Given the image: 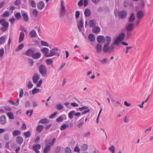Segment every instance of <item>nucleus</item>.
Returning a JSON list of instances; mask_svg holds the SVG:
<instances>
[{
	"instance_id": "60",
	"label": "nucleus",
	"mask_w": 153,
	"mask_h": 153,
	"mask_svg": "<svg viewBox=\"0 0 153 153\" xmlns=\"http://www.w3.org/2000/svg\"><path fill=\"white\" fill-rule=\"evenodd\" d=\"M57 113L56 111L54 112L53 114L51 115L49 117V119H52L56 115Z\"/></svg>"
},
{
	"instance_id": "61",
	"label": "nucleus",
	"mask_w": 153,
	"mask_h": 153,
	"mask_svg": "<svg viewBox=\"0 0 153 153\" xmlns=\"http://www.w3.org/2000/svg\"><path fill=\"white\" fill-rule=\"evenodd\" d=\"M4 50L3 48H1L0 50V57H2L4 54Z\"/></svg>"
},
{
	"instance_id": "23",
	"label": "nucleus",
	"mask_w": 153,
	"mask_h": 153,
	"mask_svg": "<svg viewBox=\"0 0 153 153\" xmlns=\"http://www.w3.org/2000/svg\"><path fill=\"white\" fill-rule=\"evenodd\" d=\"M92 31L94 33H97L100 32V28L99 27H94L92 28Z\"/></svg>"
},
{
	"instance_id": "59",
	"label": "nucleus",
	"mask_w": 153,
	"mask_h": 153,
	"mask_svg": "<svg viewBox=\"0 0 153 153\" xmlns=\"http://www.w3.org/2000/svg\"><path fill=\"white\" fill-rule=\"evenodd\" d=\"M4 138L5 140L6 141L8 140L9 139L8 134H5L4 135Z\"/></svg>"
},
{
	"instance_id": "48",
	"label": "nucleus",
	"mask_w": 153,
	"mask_h": 153,
	"mask_svg": "<svg viewBox=\"0 0 153 153\" xmlns=\"http://www.w3.org/2000/svg\"><path fill=\"white\" fill-rule=\"evenodd\" d=\"M109 149L112 153H115V148L114 146L109 147Z\"/></svg>"
},
{
	"instance_id": "2",
	"label": "nucleus",
	"mask_w": 153,
	"mask_h": 153,
	"mask_svg": "<svg viewBox=\"0 0 153 153\" xmlns=\"http://www.w3.org/2000/svg\"><path fill=\"white\" fill-rule=\"evenodd\" d=\"M111 41V38L110 37L107 36L106 38L105 42L106 43L104 45L103 48V51L105 53L109 52V45Z\"/></svg>"
},
{
	"instance_id": "25",
	"label": "nucleus",
	"mask_w": 153,
	"mask_h": 153,
	"mask_svg": "<svg viewBox=\"0 0 153 153\" xmlns=\"http://www.w3.org/2000/svg\"><path fill=\"white\" fill-rule=\"evenodd\" d=\"M51 148L49 146L45 145V146L43 149L44 153H48L50 150Z\"/></svg>"
},
{
	"instance_id": "19",
	"label": "nucleus",
	"mask_w": 153,
	"mask_h": 153,
	"mask_svg": "<svg viewBox=\"0 0 153 153\" xmlns=\"http://www.w3.org/2000/svg\"><path fill=\"white\" fill-rule=\"evenodd\" d=\"M29 34L31 38H35L37 36L36 32L34 30H33L30 31Z\"/></svg>"
},
{
	"instance_id": "21",
	"label": "nucleus",
	"mask_w": 153,
	"mask_h": 153,
	"mask_svg": "<svg viewBox=\"0 0 153 153\" xmlns=\"http://www.w3.org/2000/svg\"><path fill=\"white\" fill-rule=\"evenodd\" d=\"M49 122V120L46 118L42 119L39 122V123H42L46 124L48 123Z\"/></svg>"
},
{
	"instance_id": "42",
	"label": "nucleus",
	"mask_w": 153,
	"mask_h": 153,
	"mask_svg": "<svg viewBox=\"0 0 153 153\" xmlns=\"http://www.w3.org/2000/svg\"><path fill=\"white\" fill-rule=\"evenodd\" d=\"M39 91L40 90L39 89L35 88L32 90V94L34 95L38 93L39 92Z\"/></svg>"
},
{
	"instance_id": "31",
	"label": "nucleus",
	"mask_w": 153,
	"mask_h": 153,
	"mask_svg": "<svg viewBox=\"0 0 153 153\" xmlns=\"http://www.w3.org/2000/svg\"><path fill=\"white\" fill-rule=\"evenodd\" d=\"M134 25L133 24H130L128 25L126 27V29L128 31H131L134 28Z\"/></svg>"
},
{
	"instance_id": "38",
	"label": "nucleus",
	"mask_w": 153,
	"mask_h": 153,
	"mask_svg": "<svg viewBox=\"0 0 153 153\" xmlns=\"http://www.w3.org/2000/svg\"><path fill=\"white\" fill-rule=\"evenodd\" d=\"M56 107L57 109L59 111H60L63 108V105L60 103L57 104L56 105Z\"/></svg>"
},
{
	"instance_id": "24",
	"label": "nucleus",
	"mask_w": 153,
	"mask_h": 153,
	"mask_svg": "<svg viewBox=\"0 0 153 153\" xmlns=\"http://www.w3.org/2000/svg\"><path fill=\"white\" fill-rule=\"evenodd\" d=\"M89 25L91 27H94L96 25V22L94 20H91L89 22Z\"/></svg>"
},
{
	"instance_id": "55",
	"label": "nucleus",
	"mask_w": 153,
	"mask_h": 153,
	"mask_svg": "<svg viewBox=\"0 0 153 153\" xmlns=\"http://www.w3.org/2000/svg\"><path fill=\"white\" fill-rule=\"evenodd\" d=\"M28 62L30 66H32L33 64V60L31 59H28Z\"/></svg>"
},
{
	"instance_id": "28",
	"label": "nucleus",
	"mask_w": 153,
	"mask_h": 153,
	"mask_svg": "<svg viewBox=\"0 0 153 153\" xmlns=\"http://www.w3.org/2000/svg\"><path fill=\"white\" fill-rule=\"evenodd\" d=\"M91 13V11L90 9L87 8L85 10L84 14L87 17L89 16Z\"/></svg>"
},
{
	"instance_id": "44",
	"label": "nucleus",
	"mask_w": 153,
	"mask_h": 153,
	"mask_svg": "<svg viewBox=\"0 0 153 153\" xmlns=\"http://www.w3.org/2000/svg\"><path fill=\"white\" fill-rule=\"evenodd\" d=\"M31 134L30 132V131H27L25 132L24 134V135L26 138H28L30 137Z\"/></svg>"
},
{
	"instance_id": "62",
	"label": "nucleus",
	"mask_w": 153,
	"mask_h": 153,
	"mask_svg": "<svg viewBox=\"0 0 153 153\" xmlns=\"http://www.w3.org/2000/svg\"><path fill=\"white\" fill-rule=\"evenodd\" d=\"M61 150V147L59 146H57L55 149V152L56 153H58Z\"/></svg>"
},
{
	"instance_id": "45",
	"label": "nucleus",
	"mask_w": 153,
	"mask_h": 153,
	"mask_svg": "<svg viewBox=\"0 0 153 153\" xmlns=\"http://www.w3.org/2000/svg\"><path fill=\"white\" fill-rule=\"evenodd\" d=\"M15 16L17 19H20L21 18V13L19 12L17 13L15 15Z\"/></svg>"
},
{
	"instance_id": "43",
	"label": "nucleus",
	"mask_w": 153,
	"mask_h": 153,
	"mask_svg": "<svg viewBox=\"0 0 153 153\" xmlns=\"http://www.w3.org/2000/svg\"><path fill=\"white\" fill-rule=\"evenodd\" d=\"M41 43L42 45L43 46L47 47H48L49 46L48 44L46 41L42 40L41 41Z\"/></svg>"
},
{
	"instance_id": "20",
	"label": "nucleus",
	"mask_w": 153,
	"mask_h": 153,
	"mask_svg": "<svg viewBox=\"0 0 153 153\" xmlns=\"http://www.w3.org/2000/svg\"><path fill=\"white\" fill-rule=\"evenodd\" d=\"M88 38L91 42H94L95 39L94 35L92 33H90L88 36Z\"/></svg>"
},
{
	"instance_id": "34",
	"label": "nucleus",
	"mask_w": 153,
	"mask_h": 153,
	"mask_svg": "<svg viewBox=\"0 0 153 153\" xmlns=\"http://www.w3.org/2000/svg\"><path fill=\"white\" fill-rule=\"evenodd\" d=\"M21 134V132L20 131L17 130L14 131L13 133V135L14 137H16L17 135H20Z\"/></svg>"
},
{
	"instance_id": "33",
	"label": "nucleus",
	"mask_w": 153,
	"mask_h": 153,
	"mask_svg": "<svg viewBox=\"0 0 153 153\" xmlns=\"http://www.w3.org/2000/svg\"><path fill=\"white\" fill-rule=\"evenodd\" d=\"M44 128V126L42 125H39L36 128V130L39 132H41Z\"/></svg>"
},
{
	"instance_id": "53",
	"label": "nucleus",
	"mask_w": 153,
	"mask_h": 153,
	"mask_svg": "<svg viewBox=\"0 0 153 153\" xmlns=\"http://www.w3.org/2000/svg\"><path fill=\"white\" fill-rule=\"evenodd\" d=\"M89 111L90 109L87 107L86 108L84 111L82 112V115H84L87 113L89 112Z\"/></svg>"
},
{
	"instance_id": "17",
	"label": "nucleus",
	"mask_w": 153,
	"mask_h": 153,
	"mask_svg": "<svg viewBox=\"0 0 153 153\" xmlns=\"http://www.w3.org/2000/svg\"><path fill=\"white\" fill-rule=\"evenodd\" d=\"M45 5L44 2L42 1H41L37 4V7L39 9L41 10L44 7Z\"/></svg>"
},
{
	"instance_id": "7",
	"label": "nucleus",
	"mask_w": 153,
	"mask_h": 153,
	"mask_svg": "<svg viewBox=\"0 0 153 153\" xmlns=\"http://www.w3.org/2000/svg\"><path fill=\"white\" fill-rule=\"evenodd\" d=\"M83 19L82 18H81L78 24H77V26L79 31H81V28L83 27L84 25Z\"/></svg>"
},
{
	"instance_id": "15",
	"label": "nucleus",
	"mask_w": 153,
	"mask_h": 153,
	"mask_svg": "<svg viewBox=\"0 0 153 153\" xmlns=\"http://www.w3.org/2000/svg\"><path fill=\"white\" fill-rule=\"evenodd\" d=\"M41 56V53L40 52H36L34 53L32 56V58L34 59H36L39 58Z\"/></svg>"
},
{
	"instance_id": "26",
	"label": "nucleus",
	"mask_w": 153,
	"mask_h": 153,
	"mask_svg": "<svg viewBox=\"0 0 153 153\" xmlns=\"http://www.w3.org/2000/svg\"><path fill=\"white\" fill-rule=\"evenodd\" d=\"M6 35H3L0 37V45L4 44L6 40Z\"/></svg>"
},
{
	"instance_id": "39",
	"label": "nucleus",
	"mask_w": 153,
	"mask_h": 153,
	"mask_svg": "<svg viewBox=\"0 0 153 153\" xmlns=\"http://www.w3.org/2000/svg\"><path fill=\"white\" fill-rule=\"evenodd\" d=\"M24 44H21L20 45H19L17 48L16 49V51H18L20 50H21L24 47Z\"/></svg>"
},
{
	"instance_id": "52",
	"label": "nucleus",
	"mask_w": 153,
	"mask_h": 153,
	"mask_svg": "<svg viewBox=\"0 0 153 153\" xmlns=\"http://www.w3.org/2000/svg\"><path fill=\"white\" fill-rule=\"evenodd\" d=\"M67 127H68V126L66 124H64L61 126L60 129L61 130L63 131L65 130Z\"/></svg>"
},
{
	"instance_id": "35",
	"label": "nucleus",
	"mask_w": 153,
	"mask_h": 153,
	"mask_svg": "<svg viewBox=\"0 0 153 153\" xmlns=\"http://www.w3.org/2000/svg\"><path fill=\"white\" fill-rule=\"evenodd\" d=\"M125 35L124 33H120L117 37V38L120 39V40L121 41H123L124 40V37H125Z\"/></svg>"
},
{
	"instance_id": "5",
	"label": "nucleus",
	"mask_w": 153,
	"mask_h": 153,
	"mask_svg": "<svg viewBox=\"0 0 153 153\" xmlns=\"http://www.w3.org/2000/svg\"><path fill=\"white\" fill-rule=\"evenodd\" d=\"M58 49L57 48L55 47L50 51L49 53L48 56L51 57L54 55H57L59 56L60 54L58 52Z\"/></svg>"
},
{
	"instance_id": "13",
	"label": "nucleus",
	"mask_w": 153,
	"mask_h": 153,
	"mask_svg": "<svg viewBox=\"0 0 153 153\" xmlns=\"http://www.w3.org/2000/svg\"><path fill=\"white\" fill-rule=\"evenodd\" d=\"M56 140V138H53L51 142H49L48 143V142L49 140H46L45 141V145L50 146V147L51 148V146H52L53 145L55 142Z\"/></svg>"
},
{
	"instance_id": "16",
	"label": "nucleus",
	"mask_w": 153,
	"mask_h": 153,
	"mask_svg": "<svg viewBox=\"0 0 153 153\" xmlns=\"http://www.w3.org/2000/svg\"><path fill=\"white\" fill-rule=\"evenodd\" d=\"M143 15L144 14L142 11H139L137 14V18L139 20H140L142 18Z\"/></svg>"
},
{
	"instance_id": "63",
	"label": "nucleus",
	"mask_w": 153,
	"mask_h": 153,
	"mask_svg": "<svg viewBox=\"0 0 153 153\" xmlns=\"http://www.w3.org/2000/svg\"><path fill=\"white\" fill-rule=\"evenodd\" d=\"M33 110H27L26 112V114H27V115H28L30 113V114H29V116H30L33 114Z\"/></svg>"
},
{
	"instance_id": "27",
	"label": "nucleus",
	"mask_w": 153,
	"mask_h": 153,
	"mask_svg": "<svg viewBox=\"0 0 153 153\" xmlns=\"http://www.w3.org/2000/svg\"><path fill=\"white\" fill-rule=\"evenodd\" d=\"M22 16L25 22H27L29 20L28 16L27 13H23L22 14Z\"/></svg>"
},
{
	"instance_id": "41",
	"label": "nucleus",
	"mask_w": 153,
	"mask_h": 153,
	"mask_svg": "<svg viewBox=\"0 0 153 153\" xmlns=\"http://www.w3.org/2000/svg\"><path fill=\"white\" fill-rule=\"evenodd\" d=\"M46 62L47 64L50 65L53 63V61L51 59H47L46 60Z\"/></svg>"
},
{
	"instance_id": "3",
	"label": "nucleus",
	"mask_w": 153,
	"mask_h": 153,
	"mask_svg": "<svg viewBox=\"0 0 153 153\" xmlns=\"http://www.w3.org/2000/svg\"><path fill=\"white\" fill-rule=\"evenodd\" d=\"M39 73L42 75V76L44 77L47 75V69L46 66L43 65H41L39 67Z\"/></svg>"
},
{
	"instance_id": "54",
	"label": "nucleus",
	"mask_w": 153,
	"mask_h": 153,
	"mask_svg": "<svg viewBox=\"0 0 153 153\" xmlns=\"http://www.w3.org/2000/svg\"><path fill=\"white\" fill-rule=\"evenodd\" d=\"M4 110L7 111H11L12 110V108L8 106H5L4 107Z\"/></svg>"
},
{
	"instance_id": "46",
	"label": "nucleus",
	"mask_w": 153,
	"mask_h": 153,
	"mask_svg": "<svg viewBox=\"0 0 153 153\" xmlns=\"http://www.w3.org/2000/svg\"><path fill=\"white\" fill-rule=\"evenodd\" d=\"M32 14L34 17H36L38 15V11L36 9H34L33 11Z\"/></svg>"
},
{
	"instance_id": "51",
	"label": "nucleus",
	"mask_w": 153,
	"mask_h": 153,
	"mask_svg": "<svg viewBox=\"0 0 153 153\" xmlns=\"http://www.w3.org/2000/svg\"><path fill=\"white\" fill-rule=\"evenodd\" d=\"M33 85L30 81H29L27 84V87L28 88L30 89L33 87Z\"/></svg>"
},
{
	"instance_id": "37",
	"label": "nucleus",
	"mask_w": 153,
	"mask_h": 153,
	"mask_svg": "<svg viewBox=\"0 0 153 153\" xmlns=\"http://www.w3.org/2000/svg\"><path fill=\"white\" fill-rule=\"evenodd\" d=\"M135 19V16L134 13H132L129 18V21L130 22H132Z\"/></svg>"
},
{
	"instance_id": "29",
	"label": "nucleus",
	"mask_w": 153,
	"mask_h": 153,
	"mask_svg": "<svg viewBox=\"0 0 153 153\" xmlns=\"http://www.w3.org/2000/svg\"><path fill=\"white\" fill-rule=\"evenodd\" d=\"M75 112L76 111L74 110H72L70 111L68 114L69 118L70 119H72L74 117V115H75Z\"/></svg>"
},
{
	"instance_id": "58",
	"label": "nucleus",
	"mask_w": 153,
	"mask_h": 153,
	"mask_svg": "<svg viewBox=\"0 0 153 153\" xmlns=\"http://www.w3.org/2000/svg\"><path fill=\"white\" fill-rule=\"evenodd\" d=\"M102 108H101L100 109V111L99 112V113L98 114L97 116V120H96V122L97 123H98V122H99V117L100 116V114L102 111Z\"/></svg>"
},
{
	"instance_id": "6",
	"label": "nucleus",
	"mask_w": 153,
	"mask_h": 153,
	"mask_svg": "<svg viewBox=\"0 0 153 153\" xmlns=\"http://www.w3.org/2000/svg\"><path fill=\"white\" fill-rule=\"evenodd\" d=\"M35 52L34 49L30 48L28 49L26 52L25 54L26 55L32 57L33 53Z\"/></svg>"
},
{
	"instance_id": "30",
	"label": "nucleus",
	"mask_w": 153,
	"mask_h": 153,
	"mask_svg": "<svg viewBox=\"0 0 153 153\" xmlns=\"http://www.w3.org/2000/svg\"><path fill=\"white\" fill-rule=\"evenodd\" d=\"M7 115L10 119L12 120L14 119V115L12 112H10L7 113Z\"/></svg>"
},
{
	"instance_id": "36",
	"label": "nucleus",
	"mask_w": 153,
	"mask_h": 153,
	"mask_svg": "<svg viewBox=\"0 0 153 153\" xmlns=\"http://www.w3.org/2000/svg\"><path fill=\"white\" fill-rule=\"evenodd\" d=\"M65 116L64 115H61L57 118L56 119V121L57 122H62L63 121V117Z\"/></svg>"
},
{
	"instance_id": "57",
	"label": "nucleus",
	"mask_w": 153,
	"mask_h": 153,
	"mask_svg": "<svg viewBox=\"0 0 153 153\" xmlns=\"http://www.w3.org/2000/svg\"><path fill=\"white\" fill-rule=\"evenodd\" d=\"M42 79H40L38 83L36 85V87H40L42 83Z\"/></svg>"
},
{
	"instance_id": "40",
	"label": "nucleus",
	"mask_w": 153,
	"mask_h": 153,
	"mask_svg": "<svg viewBox=\"0 0 153 153\" xmlns=\"http://www.w3.org/2000/svg\"><path fill=\"white\" fill-rule=\"evenodd\" d=\"M108 60V59L107 58H105L102 60L100 59H99V60L100 61L101 64H104L107 63Z\"/></svg>"
},
{
	"instance_id": "12",
	"label": "nucleus",
	"mask_w": 153,
	"mask_h": 153,
	"mask_svg": "<svg viewBox=\"0 0 153 153\" xmlns=\"http://www.w3.org/2000/svg\"><path fill=\"white\" fill-rule=\"evenodd\" d=\"M97 42L100 43H104L105 40L104 36H98L97 38Z\"/></svg>"
},
{
	"instance_id": "8",
	"label": "nucleus",
	"mask_w": 153,
	"mask_h": 153,
	"mask_svg": "<svg viewBox=\"0 0 153 153\" xmlns=\"http://www.w3.org/2000/svg\"><path fill=\"white\" fill-rule=\"evenodd\" d=\"M41 146L39 144H36L33 146V149L36 153H39L40 151L39 150L41 149Z\"/></svg>"
},
{
	"instance_id": "4",
	"label": "nucleus",
	"mask_w": 153,
	"mask_h": 153,
	"mask_svg": "<svg viewBox=\"0 0 153 153\" xmlns=\"http://www.w3.org/2000/svg\"><path fill=\"white\" fill-rule=\"evenodd\" d=\"M66 9L64 1H61V9L59 12V15L60 17H63L66 12Z\"/></svg>"
},
{
	"instance_id": "22",
	"label": "nucleus",
	"mask_w": 153,
	"mask_h": 153,
	"mask_svg": "<svg viewBox=\"0 0 153 153\" xmlns=\"http://www.w3.org/2000/svg\"><path fill=\"white\" fill-rule=\"evenodd\" d=\"M102 45L100 44H97L96 46V49L97 52L100 53L102 51Z\"/></svg>"
},
{
	"instance_id": "10",
	"label": "nucleus",
	"mask_w": 153,
	"mask_h": 153,
	"mask_svg": "<svg viewBox=\"0 0 153 153\" xmlns=\"http://www.w3.org/2000/svg\"><path fill=\"white\" fill-rule=\"evenodd\" d=\"M41 51L44 54L46 57H49L48 56L49 55V49L47 48H43L41 50Z\"/></svg>"
},
{
	"instance_id": "14",
	"label": "nucleus",
	"mask_w": 153,
	"mask_h": 153,
	"mask_svg": "<svg viewBox=\"0 0 153 153\" xmlns=\"http://www.w3.org/2000/svg\"><path fill=\"white\" fill-rule=\"evenodd\" d=\"M25 36V33L24 32L21 31L20 33L19 36V43H21L23 40L24 39Z\"/></svg>"
},
{
	"instance_id": "1",
	"label": "nucleus",
	"mask_w": 153,
	"mask_h": 153,
	"mask_svg": "<svg viewBox=\"0 0 153 153\" xmlns=\"http://www.w3.org/2000/svg\"><path fill=\"white\" fill-rule=\"evenodd\" d=\"M0 24L2 26L0 30L3 32H4L8 30L9 27V23L6 22L4 19L0 20Z\"/></svg>"
},
{
	"instance_id": "64",
	"label": "nucleus",
	"mask_w": 153,
	"mask_h": 153,
	"mask_svg": "<svg viewBox=\"0 0 153 153\" xmlns=\"http://www.w3.org/2000/svg\"><path fill=\"white\" fill-rule=\"evenodd\" d=\"M20 4V0H16L14 4L15 5L18 6Z\"/></svg>"
},
{
	"instance_id": "18",
	"label": "nucleus",
	"mask_w": 153,
	"mask_h": 153,
	"mask_svg": "<svg viewBox=\"0 0 153 153\" xmlns=\"http://www.w3.org/2000/svg\"><path fill=\"white\" fill-rule=\"evenodd\" d=\"M6 117L4 115H2L0 118V123L1 124L3 125L6 123Z\"/></svg>"
},
{
	"instance_id": "47",
	"label": "nucleus",
	"mask_w": 153,
	"mask_h": 153,
	"mask_svg": "<svg viewBox=\"0 0 153 153\" xmlns=\"http://www.w3.org/2000/svg\"><path fill=\"white\" fill-rule=\"evenodd\" d=\"M66 153H71V150L69 147H66L65 149Z\"/></svg>"
},
{
	"instance_id": "32",
	"label": "nucleus",
	"mask_w": 153,
	"mask_h": 153,
	"mask_svg": "<svg viewBox=\"0 0 153 153\" xmlns=\"http://www.w3.org/2000/svg\"><path fill=\"white\" fill-rule=\"evenodd\" d=\"M16 142L19 144H21L23 142V139L21 137H18L16 138Z\"/></svg>"
},
{
	"instance_id": "50",
	"label": "nucleus",
	"mask_w": 153,
	"mask_h": 153,
	"mask_svg": "<svg viewBox=\"0 0 153 153\" xmlns=\"http://www.w3.org/2000/svg\"><path fill=\"white\" fill-rule=\"evenodd\" d=\"M88 148V146L86 144H83L81 147L83 151H85Z\"/></svg>"
},
{
	"instance_id": "9",
	"label": "nucleus",
	"mask_w": 153,
	"mask_h": 153,
	"mask_svg": "<svg viewBox=\"0 0 153 153\" xmlns=\"http://www.w3.org/2000/svg\"><path fill=\"white\" fill-rule=\"evenodd\" d=\"M127 14V13L126 11L122 10L119 12V16L120 19H123L126 17Z\"/></svg>"
},
{
	"instance_id": "49",
	"label": "nucleus",
	"mask_w": 153,
	"mask_h": 153,
	"mask_svg": "<svg viewBox=\"0 0 153 153\" xmlns=\"http://www.w3.org/2000/svg\"><path fill=\"white\" fill-rule=\"evenodd\" d=\"M24 95L23 90L22 88L19 89V97L20 98L22 97Z\"/></svg>"
},
{
	"instance_id": "11",
	"label": "nucleus",
	"mask_w": 153,
	"mask_h": 153,
	"mask_svg": "<svg viewBox=\"0 0 153 153\" xmlns=\"http://www.w3.org/2000/svg\"><path fill=\"white\" fill-rule=\"evenodd\" d=\"M40 78V75L37 73L34 74L33 77V82L34 83H36Z\"/></svg>"
},
{
	"instance_id": "56",
	"label": "nucleus",
	"mask_w": 153,
	"mask_h": 153,
	"mask_svg": "<svg viewBox=\"0 0 153 153\" xmlns=\"http://www.w3.org/2000/svg\"><path fill=\"white\" fill-rule=\"evenodd\" d=\"M132 48V47L131 46L127 47H126V49H124V51L127 54L128 53V50Z\"/></svg>"
}]
</instances>
